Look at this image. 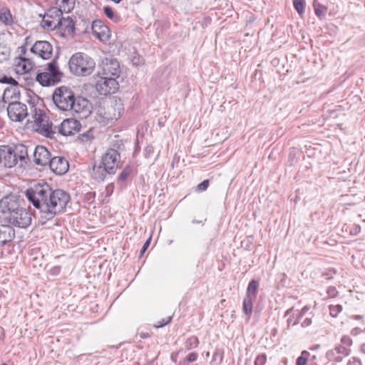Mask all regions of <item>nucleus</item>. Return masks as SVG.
I'll use <instances>...</instances> for the list:
<instances>
[{"instance_id": "nucleus-53", "label": "nucleus", "mask_w": 365, "mask_h": 365, "mask_svg": "<svg viewBox=\"0 0 365 365\" xmlns=\"http://www.w3.org/2000/svg\"><path fill=\"white\" fill-rule=\"evenodd\" d=\"M60 271H61V267L59 266H56V267H53L51 269L50 272H51V274H53V275H58L60 273Z\"/></svg>"}, {"instance_id": "nucleus-8", "label": "nucleus", "mask_w": 365, "mask_h": 365, "mask_svg": "<svg viewBox=\"0 0 365 365\" xmlns=\"http://www.w3.org/2000/svg\"><path fill=\"white\" fill-rule=\"evenodd\" d=\"M7 113L9 118L16 122H21L28 115L26 106L16 101L9 103Z\"/></svg>"}, {"instance_id": "nucleus-44", "label": "nucleus", "mask_w": 365, "mask_h": 365, "mask_svg": "<svg viewBox=\"0 0 365 365\" xmlns=\"http://www.w3.org/2000/svg\"><path fill=\"white\" fill-rule=\"evenodd\" d=\"M171 320L172 316H169L166 319H163L161 321L158 322L154 326L156 328H161L169 324Z\"/></svg>"}, {"instance_id": "nucleus-6", "label": "nucleus", "mask_w": 365, "mask_h": 365, "mask_svg": "<svg viewBox=\"0 0 365 365\" xmlns=\"http://www.w3.org/2000/svg\"><path fill=\"white\" fill-rule=\"evenodd\" d=\"M117 78L103 76L97 81L96 88L100 95H108L115 93L118 89Z\"/></svg>"}, {"instance_id": "nucleus-17", "label": "nucleus", "mask_w": 365, "mask_h": 365, "mask_svg": "<svg viewBox=\"0 0 365 365\" xmlns=\"http://www.w3.org/2000/svg\"><path fill=\"white\" fill-rule=\"evenodd\" d=\"M33 154L34 163L40 166L48 165L51 158L50 152L43 145H37Z\"/></svg>"}, {"instance_id": "nucleus-23", "label": "nucleus", "mask_w": 365, "mask_h": 365, "mask_svg": "<svg viewBox=\"0 0 365 365\" xmlns=\"http://www.w3.org/2000/svg\"><path fill=\"white\" fill-rule=\"evenodd\" d=\"M19 97L20 91L18 88V86H13L7 87L4 89V93L2 96H0V99H1L4 103H6L7 101L13 99H19Z\"/></svg>"}, {"instance_id": "nucleus-36", "label": "nucleus", "mask_w": 365, "mask_h": 365, "mask_svg": "<svg viewBox=\"0 0 365 365\" xmlns=\"http://www.w3.org/2000/svg\"><path fill=\"white\" fill-rule=\"evenodd\" d=\"M198 358L196 352L190 353L182 361H180L177 365H189L190 363L195 361Z\"/></svg>"}, {"instance_id": "nucleus-27", "label": "nucleus", "mask_w": 365, "mask_h": 365, "mask_svg": "<svg viewBox=\"0 0 365 365\" xmlns=\"http://www.w3.org/2000/svg\"><path fill=\"white\" fill-rule=\"evenodd\" d=\"M259 288V282L255 279H252L247 287L245 297H250L256 299Z\"/></svg>"}, {"instance_id": "nucleus-37", "label": "nucleus", "mask_w": 365, "mask_h": 365, "mask_svg": "<svg viewBox=\"0 0 365 365\" xmlns=\"http://www.w3.org/2000/svg\"><path fill=\"white\" fill-rule=\"evenodd\" d=\"M309 356V353L307 351H303L301 356L297 359L296 365H306Z\"/></svg>"}, {"instance_id": "nucleus-61", "label": "nucleus", "mask_w": 365, "mask_h": 365, "mask_svg": "<svg viewBox=\"0 0 365 365\" xmlns=\"http://www.w3.org/2000/svg\"><path fill=\"white\" fill-rule=\"evenodd\" d=\"M328 294H329L330 295H334V292H335V288L334 287H330L328 289Z\"/></svg>"}, {"instance_id": "nucleus-51", "label": "nucleus", "mask_w": 365, "mask_h": 365, "mask_svg": "<svg viewBox=\"0 0 365 365\" xmlns=\"http://www.w3.org/2000/svg\"><path fill=\"white\" fill-rule=\"evenodd\" d=\"M113 190H114L113 183L108 184L106 187V191L107 195L110 196L113 193Z\"/></svg>"}, {"instance_id": "nucleus-13", "label": "nucleus", "mask_w": 365, "mask_h": 365, "mask_svg": "<svg viewBox=\"0 0 365 365\" xmlns=\"http://www.w3.org/2000/svg\"><path fill=\"white\" fill-rule=\"evenodd\" d=\"M19 207V201L16 195H9L0 200V210L4 214L10 215V214L16 211Z\"/></svg>"}, {"instance_id": "nucleus-43", "label": "nucleus", "mask_w": 365, "mask_h": 365, "mask_svg": "<svg viewBox=\"0 0 365 365\" xmlns=\"http://www.w3.org/2000/svg\"><path fill=\"white\" fill-rule=\"evenodd\" d=\"M267 362V356L265 354H259L255 360V365H265Z\"/></svg>"}, {"instance_id": "nucleus-54", "label": "nucleus", "mask_w": 365, "mask_h": 365, "mask_svg": "<svg viewBox=\"0 0 365 365\" xmlns=\"http://www.w3.org/2000/svg\"><path fill=\"white\" fill-rule=\"evenodd\" d=\"M309 308L307 306L304 307L302 309V310H301V312H300V314L297 316V317H298L299 319H300L301 317H302L305 314V313L309 310Z\"/></svg>"}, {"instance_id": "nucleus-56", "label": "nucleus", "mask_w": 365, "mask_h": 365, "mask_svg": "<svg viewBox=\"0 0 365 365\" xmlns=\"http://www.w3.org/2000/svg\"><path fill=\"white\" fill-rule=\"evenodd\" d=\"M145 155L146 156H149L150 154L153 152V146H147L145 150Z\"/></svg>"}, {"instance_id": "nucleus-24", "label": "nucleus", "mask_w": 365, "mask_h": 365, "mask_svg": "<svg viewBox=\"0 0 365 365\" xmlns=\"http://www.w3.org/2000/svg\"><path fill=\"white\" fill-rule=\"evenodd\" d=\"M14 65L17 68H21L24 73H27L33 69L35 64L29 58L19 56L14 59Z\"/></svg>"}, {"instance_id": "nucleus-14", "label": "nucleus", "mask_w": 365, "mask_h": 365, "mask_svg": "<svg viewBox=\"0 0 365 365\" xmlns=\"http://www.w3.org/2000/svg\"><path fill=\"white\" fill-rule=\"evenodd\" d=\"M46 116L43 110H40V115H38V118H35L34 123L38 126L39 132L43 135L48 138H53L56 131L53 129L52 123H49L46 121Z\"/></svg>"}, {"instance_id": "nucleus-41", "label": "nucleus", "mask_w": 365, "mask_h": 365, "mask_svg": "<svg viewBox=\"0 0 365 365\" xmlns=\"http://www.w3.org/2000/svg\"><path fill=\"white\" fill-rule=\"evenodd\" d=\"M334 349L336 350V351L338 354H341L346 356H349L351 353L350 348H348V347L342 345L341 344L336 346Z\"/></svg>"}, {"instance_id": "nucleus-35", "label": "nucleus", "mask_w": 365, "mask_h": 365, "mask_svg": "<svg viewBox=\"0 0 365 365\" xmlns=\"http://www.w3.org/2000/svg\"><path fill=\"white\" fill-rule=\"evenodd\" d=\"M132 167L129 165H126L120 173L118 178V182H122L125 181L128 177L132 173Z\"/></svg>"}, {"instance_id": "nucleus-57", "label": "nucleus", "mask_w": 365, "mask_h": 365, "mask_svg": "<svg viewBox=\"0 0 365 365\" xmlns=\"http://www.w3.org/2000/svg\"><path fill=\"white\" fill-rule=\"evenodd\" d=\"M20 50H21V55L19 56H24V55L26 53V43L21 46L19 47Z\"/></svg>"}, {"instance_id": "nucleus-31", "label": "nucleus", "mask_w": 365, "mask_h": 365, "mask_svg": "<svg viewBox=\"0 0 365 365\" xmlns=\"http://www.w3.org/2000/svg\"><path fill=\"white\" fill-rule=\"evenodd\" d=\"M199 339L196 336H191L185 342V348L187 351L197 348L199 346Z\"/></svg>"}, {"instance_id": "nucleus-52", "label": "nucleus", "mask_w": 365, "mask_h": 365, "mask_svg": "<svg viewBox=\"0 0 365 365\" xmlns=\"http://www.w3.org/2000/svg\"><path fill=\"white\" fill-rule=\"evenodd\" d=\"M312 319L310 318H306L301 324L302 327H307L312 324Z\"/></svg>"}, {"instance_id": "nucleus-60", "label": "nucleus", "mask_w": 365, "mask_h": 365, "mask_svg": "<svg viewBox=\"0 0 365 365\" xmlns=\"http://www.w3.org/2000/svg\"><path fill=\"white\" fill-rule=\"evenodd\" d=\"M206 221V219H204V220H193L192 221V223L193 224H202V225H204V222Z\"/></svg>"}, {"instance_id": "nucleus-47", "label": "nucleus", "mask_w": 365, "mask_h": 365, "mask_svg": "<svg viewBox=\"0 0 365 365\" xmlns=\"http://www.w3.org/2000/svg\"><path fill=\"white\" fill-rule=\"evenodd\" d=\"M150 240H151V238H148L144 243V245H143L141 250H140V257H142L144 253L145 252V251L147 250V249L148 248L150 244Z\"/></svg>"}, {"instance_id": "nucleus-64", "label": "nucleus", "mask_w": 365, "mask_h": 365, "mask_svg": "<svg viewBox=\"0 0 365 365\" xmlns=\"http://www.w3.org/2000/svg\"><path fill=\"white\" fill-rule=\"evenodd\" d=\"M361 352L365 354V343L362 344L360 348Z\"/></svg>"}, {"instance_id": "nucleus-55", "label": "nucleus", "mask_w": 365, "mask_h": 365, "mask_svg": "<svg viewBox=\"0 0 365 365\" xmlns=\"http://www.w3.org/2000/svg\"><path fill=\"white\" fill-rule=\"evenodd\" d=\"M40 110H41L37 109L36 108H34V113L32 115V117H31L34 122L35 120V118H38V115H40Z\"/></svg>"}, {"instance_id": "nucleus-50", "label": "nucleus", "mask_w": 365, "mask_h": 365, "mask_svg": "<svg viewBox=\"0 0 365 365\" xmlns=\"http://www.w3.org/2000/svg\"><path fill=\"white\" fill-rule=\"evenodd\" d=\"M360 231H361V227L358 225H354L350 230V234L356 235L358 233H359Z\"/></svg>"}, {"instance_id": "nucleus-26", "label": "nucleus", "mask_w": 365, "mask_h": 365, "mask_svg": "<svg viewBox=\"0 0 365 365\" xmlns=\"http://www.w3.org/2000/svg\"><path fill=\"white\" fill-rule=\"evenodd\" d=\"M57 58L58 56H56L50 63L47 64V72L51 74L53 78L57 79L60 82L63 74L59 70Z\"/></svg>"}, {"instance_id": "nucleus-3", "label": "nucleus", "mask_w": 365, "mask_h": 365, "mask_svg": "<svg viewBox=\"0 0 365 365\" xmlns=\"http://www.w3.org/2000/svg\"><path fill=\"white\" fill-rule=\"evenodd\" d=\"M76 94L68 87L62 86L56 88L52 95V99L56 106L61 110L68 111L74 102Z\"/></svg>"}, {"instance_id": "nucleus-21", "label": "nucleus", "mask_w": 365, "mask_h": 365, "mask_svg": "<svg viewBox=\"0 0 365 365\" xmlns=\"http://www.w3.org/2000/svg\"><path fill=\"white\" fill-rule=\"evenodd\" d=\"M15 236V231L10 225H0V247L11 242Z\"/></svg>"}, {"instance_id": "nucleus-48", "label": "nucleus", "mask_w": 365, "mask_h": 365, "mask_svg": "<svg viewBox=\"0 0 365 365\" xmlns=\"http://www.w3.org/2000/svg\"><path fill=\"white\" fill-rule=\"evenodd\" d=\"M347 365H361V362L359 358L352 357L349 360Z\"/></svg>"}, {"instance_id": "nucleus-63", "label": "nucleus", "mask_w": 365, "mask_h": 365, "mask_svg": "<svg viewBox=\"0 0 365 365\" xmlns=\"http://www.w3.org/2000/svg\"><path fill=\"white\" fill-rule=\"evenodd\" d=\"M287 327L288 328L290 327L291 324H292V317H289L287 321Z\"/></svg>"}, {"instance_id": "nucleus-1", "label": "nucleus", "mask_w": 365, "mask_h": 365, "mask_svg": "<svg viewBox=\"0 0 365 365\" xmlns=\"http://www.w3.org/2000/svg\"><path fill=\"white\" fill-rule=\"evenodd\" d=\"M25 195L38 210L41 224L63 212L71 200L67 192L61 189L53 190L47 182L34 184L26 190Z\"/></svg>"}, {"instance_id": "nucleus-62", "label": "nucleus", "mask_w": 365, "mask_h": 365, "mask_svg": "<svg viewBox=\"0 0 365 365\" xmlns=\"http://www.w3.org/2000/svg\"><path fill=\"white\" fill-rule=\"evenodd\" d=\"M293 309H294V307H292V308L287 309L284 313V317L289 315L291 314V312L293 311Z\"/></svg>"}, {"instance_id": "nucleus-18", "label": "nucleus", "mask_w": 365, "mask_h": 365, "mask_svg": "<svg viewBox=\"0 0 365 365\" xmlns=\"http://www.w3.org/2000/svg\"><path fill=\"white\" fill-rule=\"evenodd\" d=\"M1 161H4L5 167L11 168L17 164L18 160L11 148L9 146L1 147Z\"/></svg>"}, {"instance_id": "nucleus-45", "label": "nucleus", "mask_w": 365, "mask_h": 365, "mask_svg": "<svg viewBox=\"0 0 365 365\" xmlns=\"http://www.w3.org/2000/svg\"><path fill=\"white\" fill-rule=\"evenodd\" d=\"M352 343V339L349 336L344 335L341 339V344L348 348H350Z\"/></svg>"}, {"instance_id": "nucleus-5", "label": "nucleus", "mask_w": 365, "mask_h": 365, "mask_svg": "<svg viewBox=\"0 0 365 365\" xmlns=\"http://www.w3.org/2000/svg\"><path fill=\"white\" fill-rule=\"evenodd\" d=\"M71 109H69L68 111L76 113L78 118L81 119L86 118L91 113V103L86 98L80 96H75L74 102L71 104Z\"/></svg>"}, {"instance_id": "nucleus-9", "label": "nucleus", "mask_w": 365, "mask_h": 365, "mask_svg": "<svg viewBox=\"0 0 365 365\" xmlns=\"http://www.w3.org/2000/svg\"><path fill=\"white\" fill-rule=\"evenodd\" d=\"M124 112V108L120 100H115L104 108L103 118L108 122L118 120Z\"/></svg>"}, {"instance_id": "nucleus-16", "label": "nucleus", "mask_w": 365, "mask_h": 365, "mask_svg": "<svg viewBox=\"0 0 365 365\" xmlns=\"http://www.w3.org/2000/svg\"><path fill=\"white\" fill-rule=\"evenodd\" d=\"M48 165L51 170L59 175L65 174L69 168L68 162L61 156L51 158Z\"/></svg>"}, {"instance_id": "nucleus-11", "label": "nucleus", "mask_w": 365, "mask_h": 365, "mask_svg": "<svg viewBox=\"0 0 365 365\" xmlns=\"http://www.w3.org/2000/svg\"><path fill=\"white\" fill-rule=\"evenodd\" d=\"M102 75L118 78L120 73L119 62L114 58H106L101 64Z\"/></svg>"}, {"instance_id": "nucleus-22", "label": "nucleus", "mask_w": 365, "mask_h": 365, "mask_svg": "<svg viewBox=\"0 0 365 365\" xmlns=\"http://www.w3.org/2000/svg\"><path fill=\"white\" fill-rule=\"evenodd\" d=\"M16 158L20 162V167H22L24 164L26 165L30 162V158L28 154L27 146L23 144H18L13 149Z\"/></svg>"}, {"instance_id": "nucleus-15", "label": "nucleus", "mask_w": 365, "mask_h": 365, "mask_svg": "<svg viewBox=\"0 0 365 365\" xmlns=\"http://www.w3.org/2000/svg\"><path fill=\"white\" fill-rule=\"evenodd\" d=\"M93 35L102 42H107L110 38V31L101 20H95L91 25Z\"/></svg>"}, {"instance_id": "nucleus-46", "label": "nucleus", "mask_w": 365, "mask_h": 365, "mask_svg": "<svg viewBox=\"0 0 365 365\" xmlns=\"http://www.w3.org/2000/svg\"><path fill=\"white\" fill-rule=\"evenodd\" d=\"M209 183H210L209 180H204L202 182H200L197 185V190L200 191V192L206 190L209 186Z\"/></svg>"}, {"instance_id": "nucleus-59", "label": "nucleus", "mask_w": 365, "mask_h": 365, "mask_svg": "<svg viewBox=\"0 0 365 365\" xmlns=\"http://www.w3.org/2000/svg\"><path fill=\"white\" fill-rule=\"evenodd\" d=\"M96 196L95 192H88L87 193V200H93Z\"/></svg>"}, {"instance_id": "nucleus-20", "label": "nucleus", "mask_w": 365, "mask_h": 365, "mask_svg": "<svg viewBox=\"0 0 365 365\" xmlns=\"http://www.w3.org/2000/svg\"><path fill=\"white\" fill-rule=\"evenodd\" d=\"M75 24L76 23L70 16L67 18L61 17L58 20L56 27L67 34H73L75 31Z\"/></svg>"}, {"instance_id": "nucleus-7", "label": "nucleus", "mask_w": 365, "mask_h": 365, "mask_svg": "<svg viewBox=\"0 0 365 365\" xmlns=\"http://www.w3.org/2000/svg\"><path fill=\"white\" fill-rule=\"evenodd\" d=\"M81 125L78 120L74 118L65 119L59 126L53 127V130L63 136L75 135L81 130Z\"/></svg>"}, {"instance_id": "nucleus-33", "label": "nucleus", "mask_w": 365, "mask_h": 365, "mask_svg": "<svg viewBox=\"0 0 365 365\" xmlns=\"http://www.w3.org/2000/svg\"><path fill=\"white\" fill-rule=\"evenodd\" d=\"M63 12L60 9V8L52 7L48 10L46 14H45V17H48L51 19H58L57 21L62 17Z\"/></svg>"}, {"instance_id": "nucleus-10", "label": "nucleus", "mask_w": 365, "mask_h": 365, "mask_svg": "<svg viewBox=\"0 0 365 365\" xmlns=\"http://www.w3.org/2000/svg\"><path fill=\"white\" fill-rule=\"evenodd\" d=\"M31 53L43 60L49 59L53 53V46L47 41H37L30 48Z\"/></svg>"}, {"instance_id": "nucleus-29", "label": "nucleus", "mask_w": 365, "mask_h": 365, "mask_svg": "<svg viewBox=\"0 0 365 365\" xmlns=\"http://www.w3.org/2000/svg\"><path fill=\"white\" fill-rule=\"evenodd\" d=\"M255 299L250 298V297H245L242 304L243 313L247 315L249 318L252 313L253 301Z\"/></svg>"}, {"instance_id": "nucleus-58", "label": "nucleus", "mask_w": 365, "mask_h": 365, "mask_svg": "<svg viewBox=\"0 0 365 365\" xmlns=\"http://www.w3.org/2000/svg\"><path fill=\"white\" fill-rule=\"evenodd\" d=\"M361 331V329L358 328V327H356V328H354L351 331V334L354 336H356L359 333H360Z\"/></svg>"}, {"instance_id": "nucleus-4", "label": "nucleus", "mask_w": 365, "mask_h": 365, "mask_svg": "<svg viewBox=\"0 0 365 365\" xmlns=\"http://www.w3.org/2000/svg\"><path fill=\"white\" fill-rule=\"evenodd\" d=\"M7 222L18 227L26 228L31 224V215L29 211L20 207L16 211L6 217Z\"/></svg>"}, {"instance_id": "nucleus-49", "label": "nucleus", "mask_w": 365, "mask_h": 365, "mask_svg": "<svg viewBox=\"0 0 365 365\" xmlns=\"http://www.w3.org/2000/svg\"><path fill=\"white\" fill-rule=\"evenodd\" d=\"M43 22L44 24V26H46L48 28H52V27L56 28L57 23L56 24L53 21H50V20H48V19H43Z\"/></svg>"}, {"instance_id": "nucleus-32", "label": "nucleus", "mask_w": 365, "mask_h": 365, "mask_svg": "<svg viewBox=\"0 0 365 365\" xmlns=\"http://www.w3.org/2000/svg\"><path fill=\"white\" fill-rule=\"evenodd\" d=\"M59 0H56L58 2ZM74 7V0H61L59 8L63 13L70 12Z\"/></svg>"}, {"instance_id": "nucleus-38", "label": "nucleus", "mask_w": 365, "mask_h": 365, "mask_svg": "<svg viewBox=\"0 0 365 365\" xmlns=\"http://www.w3.org/2000/svg\"><path fill=\"white\" fill-rule=\"evenodd\" d=\"M293 4L295 10L299 14H302L304 11V0H293Z\"/></svg>"}, {"instance_id": "nucleus-25", "label": "nucleus", "mask_w": 365, "mask_h": 365, "mask_svg": "<svg viewBox=\"0 0 365 365\" xmlns=\"http://www.w3.org/2000/svg\"><path fill=\"white\" fill-rule=\"evenodd\" d=\"M36 81L42 86H51L59 82L57 79L53 78L47 71L38 73L36 76Z\"/></svg>"}, {"instance_id": "nucleus-30", "label": "nucleus", "mask_w": 365, "mask_h": 365, "mask_svg": "<svg viewBox=\"0 0 365 365\" xmlns=\"http://www.w3.org/2000/svg\"><path fill=\"white\" fill-rule=\"evenodd\" d=\"M0 21L7 26H11L13 24L12 15L9 9H6L0 12Z\"/></svg>"}, {"instance_id": "nucleus-40", "label": "nucleus", "mask_w": 365, "mask_h": 365, "mask_svg": "<svg viewBox=\"0 0 365 365\" xmlns=\"http://www.w3.org/2000/svg\"><path fill=\"white\" fill-rule=\"evenodd\" d=\"M0 83L10 84L11 86H18L19 83L11 76H7L4 75L0 78Z\"/></svg>"}, {"instance_id": "nucleus-19", "label": "nucleus", "mask_w": 365, "mask_h": 365, "mask_svg": "<svg viewBox=\"0 0 365 365\" xmlns=\"http://www.w3.org/2000/svg\"><path fill=\"white\" fill-rule=\"evenodd\" d=\"M115 173H110L107 168L99 163L98 165H93L92 178L97 182H100L106 179L107 176L114 175Z\"/></svg>"}, {"instance_id": "nucleus-12", "label": "nucleus", "mask_w": 365, "mask_h": 365, "mask_svg": "<svg viewBox=\"0 0 365 365\" xmlns=\"http://www.w3.org/2000/svg\"><path fill=\"white\" fill-rule=\"evenodd\" d=\"M120 154L115 149H108L102 156L101 163L103 165L110 173H115L118 168V161L120 160Z\"/></svg>"}, {"instance_id": "nucleus-39", "label": "nucleus", "mask_w": 365, "mask_h": 365, "mask_svg": "<svg viewBox=\"0 0 365 365\" xmlns=\"http://www.w3.org/2000/svg\"><path fill=\"white\" fill-rule=\"evenodd\" d=\"M9 55V48L0 46V63L8 60Z\"/></svg>"}, {"instance_id": "nucleus-28", "label": "nucleus", "mask_w": 365, "mask_h": 365, "mask_svg": "<svg viewBox=\"0 0 365 365\" xmlns=\"http://www.w3.org/2000/svg\"><path fill=\"white\" fill-rule=\"evenodd\" d=\"M313 7L317 16L319 19H322L325 16L327 8L324 5L322 4L319 0H314Z\"/></svg>"}, {"instance_id": "nucleus-42", "label": "nucleus", "mask_w": 365, "mask_h": 365, "mask_svg": "<svg viewBox=\"0 0 365 365\" xmlns=\"http://www.w3.org/2000/svg\"><path fill=\"white\" fill-rule=\"evenodd\" d=\"M342 310V307L340 304L336 305H330L329 306V312L330 315L333 317H337L339 313H340Z\"/></svg>"}, {"instance_id": "nucleus-2", "label": "nucleus", "mask_w": 365, "mask_h": 365, "mask_svg": "<svg viewBox=\"0 0 365 365\" xmlns=\"http://www.w3.org/2000/svg\"><path fill=\"white\" fill-rule=\"evenodd\" d=\"M68 68L71 73L75 76H87L93 72L96 62L88 54L78 52L71 56L68 61Z\"/></svg>"}, {"instance_id": "nucleus-34", "label": "nucleus", "mask_w": 365, "mask_h": 365, "mask_svg": "<svg viewBox=\"0 0 365 365\" xmlns=\"http://www.w3.org/2000/svg\"><path fill=\"white\" fill-rule=\"evenodd\" d=\"M103 12L108 19L113 20L114 22H118L120 19V16L115 14L113 9L109 6L103 7Z\"/></svg>"}]
</instances>
